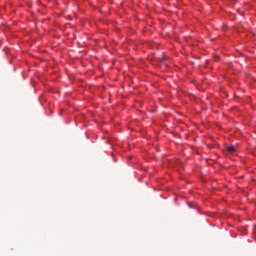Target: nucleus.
Here are the masks:
<instances>
[{
  "instance_id": "1",
  "label": "nucleus",
  "mask_w": 256,
  "mask_h": 256,
  "mask_svg": "<svg viewBox=\"0 0 256 256\" xmlns=\"http://www.w3.org/2000/svg\"><path fill=\"white\" fill-rule=\"evenodd\" d=\"M226 151H228V153H235L237 148L235 146H226Z\"/></svg>"
},
{
  "instance_id": "2",
  "label": "nucleus",
  "mask_w": 256,
  "mask_h": 256,
  "mask_svg": "<svg viewBox=\"0 0 256 256\" xmlns=\"http://www.w3.org/2000/svg\"><path fill=\"white\" fill-rule=\"evenodd\" d=\"M167 57L162 56L161 61H166Z\"/></svg>"
}]
</instances>
